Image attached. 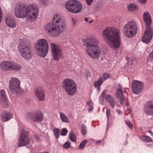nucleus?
I'll list each match as a JSON object with an SVG mask.
<instances>
[{"mask_svg":"<svg viewBox=\"0 0 153 153\" xmlns=\"http://www.w3.org/2000/svg\"><path fill=\"white\" fill-rule=\"evenodd\" d=\"M102 36L111 48L116 49L120 47L121 39L119 30L112 27H107L103 31Z\"/></svg>","mask_w":153,"mask_h":153,"instance_id":"f257e3e1","label":"nucleus"},{"mask_svg":"<svg viewBox=\"0 0 153 153\" xmlns=\"http://www.w3.org/2000/svg\"><path fill=\"white\" fill-rule=\"evenodd\" d=\"M65 26L60 15L57 13L54 16L52 22L48 23L45 26L44 29L49 36L58 37L63 30Z\"/></svg>","mask_w":153,"mask_h":153,"instance_id":"f03ea898","label":"nucleus"},{"mask_svg":"<svg viewBox=\"0 0 153 153\" xmlns=\"http://www.w3.org/2000/svg\"><path fill=\"white\" fill-rule=\"evenodd\" d=\"M38 13V7L34 4H30L26 7L21 5L18 6L15 11V16L17 17L23 18L27 17L32 20L36 19Z\"/></svg>","mask_w":153,"mask_h":153,"instance_id":"7ed1b4c3","label":"nucleus"},{"mask_svg":"<svg viewBox=\"0 0 153 153\" xmlns=\"http://www.w3.org/2000/svg\"><path fill=\"white\" fill-rule=\"evenodd\" d=\"M87 45L85 50L88 54L94 59L98 58L101 53L100 48L98 46V40L93 37H89L85 40Z\"/></svg>","mask_w":153,"mask_h":153,"instance_id":"20e7f679","label":"nucleus"},{"mask_svg":"<svg viewBox=\"0 0 153 153\" xmlns=\"http://www.w3.org/2000/svg\"><path fill=\"white\" fill-rule=\"evenodd\" d=\"M143 18L147 28L142 38V41L143 42L148 44L151 41L153 37V30L150 27L152 23V19L149 13L147 12L144 13Z\"/></svg>","mask_w":153,"mask_h":153,"instance_id":"39448f33","label":"nucleus"},{"mask_svg":"<svg viewBox=\"0 0 153 153\" xmlns=\"http://www.w3.org/2000/svg\"><path fill=\"white\" fill-rule=\"evenodd\" d=\"M19 45L18 47L19 52L21 56L24 59L29 60L32 58V51L31 46L26 44L25 38L20 39L19 41Z\"/></svg>","mask_w":153,"mask_h":153,"instance_id":"423d86ee","label":"nucleus"},{"mask_svg":"<svg viewBox=\"0 0 153 153\" xmlns=\"http://www.w3.org/2000/svg\"><path fill=\"white\" fill-rule=\"evenodd\" d=\"M125 36L128 38H131L135 36L137 32V27L136 22L131 21L125 24L122 30Z\"/></svg>","mask_w":153,"mask_h":153,"instance_id":"0eeeda50","label":"nucleus"},{"mask_svg":"<svg viewBox=\"0 0 153 153\" xmlns=\"http://www.w3.org/2000/svg\"><path fill=\"white\" fill-rule=\"evenodd\" d=\"M37 54L41 57H45L48 51V45L47 41L45 39L39 40L36 45Z\"/></svg>","mask_w":153,"mask_h":153,"instance_id":"6e6552de","label":"nucleus"},{"mask_svg":"<svg viewBox=\"0 0 153 153\" xmlns=\"http://www.w3.org/2000/svg\"><path fill=\"white\" fill-rule=\"evenodd\" d=\"M62 87L65 88L69 95H73L76 92L77 87L74 81L71 79L66 78L62 82Z\"/></svg>","mask_w":153,"mask_h":153,"instance_id":"1a4fd4ad","label":"nucleus"},{"mask_svg":"<svg viewBox=\"0 0 153 153\" xmlns=\"http://www.w3.org/2000/svg\"><path fill=\"white\" fill-rule=\"evenodd\" d=\"M65 7L70 12L77 13L80 12L82 9V6L81 3L75 0H70L65 4Z\"/></svg>","mask_w":153,"mask_h":153,"instance_id":"9d476101","label":"nucleus"},{"mask_svg":"<svg viewBox=\"0 0 153 153\" xmlns=\"http://www.w3.org/2000/svg\"><path fill=\"white\" fill-rule=\"evenodd\" d=\"M31 142V140L29 137L28 132L27 131L22 130L19 138L18 146H23L29 144Z\"/></svg>","mask_w":153,"mask_h":153,"instance_id":"9b49d317","label":"nucleus"},{"mask_svg":"<svg viewBox=\"0 0 153 153\" xmlns=\"http://www.w3.org/2000/svg\"><path fill=\"white\" fill-rule=\"evenodd\" d=\"M9 88L13 93L17 94L21 90L19 80L16 78H11L9 82Z\"/></svg>","mask_w":153,"mask_h":153,"instance_id":"f8f14e48","label":"nucleus"},{"mask_svg":"<svg viewBox=\"0 0 153 153\" xmlns=\"http://www.w3.org/2000/svg\"><path fill=\"white\" fill-rule=\"evenodd\" d=\"M50 45L52 51V56L53 59L56 60H59L62 56V49L54 43H51Z\"/></svg>","mask_w":153,"mask_h":153,"instance_id":"ddd939ff","label":"nucleus"},{"mask_svg":"<svg viewBox=\"0 0 153 153\" xmlns=\"http://www.w3.org/2000/svg\"><path fill=\"white\" fill-rule=\"evenodd\" d=\"M131 86L133 93L135 94H138L142 91L144 84L141 81L134 80L132 82Z\"/></svg>","mask_w":153,"mask_h":153,"instance_id":"4468645a","label":"nucleus"},{"mask_svg":"<svg viewBox=\"0 0 153 153\" xmlns=\"http://www.w3.org/2000/svg\"><path fill=\"white\" fill-rule=\"evenodd\" d=\"M118 88L117 89L116 96L117 98L119 100V102L120 104H123L125 99V95L124 94L126 93V91L123 88L122 85H118Z\"/></svg>","mask_w":153,"mask_h":153,"instance_id":"2eb2a0df","label":"nucleus"},{"mask_svg":"<svg viewBox=\"0 0 153 153\" xmlns=\"http://www.w3.org/2000/svg\"><path fill=\"white\" fill-rule=\"evenodd\" d=\"M34 91L35 95L39 101H42L45 100V93L42 89L38 87L34 89Z\"/></svg>","mask_w":153,"mask_h":153,"instance_id":"dca6fc26","label":"nucleus"},{"mask_svg":"<svg viewBox=\"0 0 153 153\" xmlns=\"http://www.w3.org/2000/svg\"><path fill=\"white\" fill-rule=\"evenodd\" d=\"M144 110L148 115H153V101H148L146 104Z\"/></svg>","mask_w":153,"mask_h":153,"instance_id":"f3484780","label":"nucleus"},{"mask_svg":"<svg viewBox=\"0 0 153 153\" xmlns=\"http://www.w3.org/2000/svg\"><path fill=\"white\" fill-rule=\"evenodd\" d=\"M44 118V115L40 111L36 112L34 116L32 117V120L35 122H40Z\"/></svg>","mask_w":153,"mask_h":153,"instance_id":"a211bd4d","label":"nucleus"},{"mask_svg":"<svg viewBox=\"0 0 153 153\" xmlns=\"http://www.w3.org/2000/svg\"><path fill=\"white\" fill-rule=\"evenodd\" d=\"M11 62L8 61H4L2 62L0 64L1 69L3 71L10 70L12 68L11 67Z\"/></svg>","mask_w":153,"mask_h":153,"instance_id":"6ab92c4d","label":"nucleus"},{"mask_svg":"<svg viewBox=\"0 0 153 153\" xmlns=\"http://www.w3.org/2000/svg\"><path fill=\"white\" fill-rule=\"evenodd\" d=\"M5 22L7 25L10 27L13 28L16 26L15 22L10 17H7L6 18Z\"/></svg>","mask_w":153,"mask_h":153,"instance_id":"aec40b11","label":"nucleus"},{"mask_svg":"<svg viewBox=\"0 0 153 153\" xmlns=\"http://www.w3.org/2000/svg\"><path fill=\"white\" fill-rule=\"evenodd\" d=\"M12 115L7 111H5L2 113L1 118L4 122L9 120L12 117Z\"/></svg>","mask_w":153,"mask_h":153,"instance_id":"412c9836","label":"nucleus"},{"mask_svg":"<svg viewBox=\"0 0 153 153\" xmlns=\"http://www.w3.org/2000/svg\"><path fill=\"white\" fill-rule=\"evenodd\" d=\"M7 101L5 92L4 90H2L0 91V102L3 104L7 102Z\"/></svg>","mask_w":153,"mask_h":153,"instance_id":"4be33fe9","label":"nucleus"},{"mask_svg":"<svg viewBox=\"0 0 153 153\" xmlns=\"http://www.w3.org/2000/svg\"><path fill=\"white\" fill-rule=\"evenodd\" d=\"M139 139L146 142L149 143L152 141V140L149 136L146 135H141L139 137Z\"/></svg>","mask_w":153,"mask_h":153,"instance_id":"5701e85b","label":"nucleus"},{"mask_svg":"<svg viewBox=\"0 0 153 153\" xmlns=\"http://www.w3.org/2000/svg\"><path fill=\"white\" fill-rule=\"evenodd\" d=\"M11 67L12 68H11L10 70H14L16 71H19L22 68L21 66L13 62H11Z\"/></svg>","mask_w":153,"mask_h":153,"instance_id":"b1692460","label":"nucleus"},{"mask_svg":"<svg viewBox=\"0 0 153 153\" xmlns=\"http://www.w3.org/2000/svg\"><path fill=\"white\" fill-rule=\"evenodd\" d=\"M60 118L62 122L66 123H68L69 122V120L68 117L66 116L64 113L60 112Z\"/></svg>","mask_w":153,"mask_h":153,"instance_id":"393cba45","label":"nucleus"},{"mask_svg":"<svg viewBox=\"0 0 153 153\" xmlns=\"http://www.w3.org/2000/svg\"><path fill=\"white\" fill-rule=\"evenodd\" d=\"M69 137L71 141L76 142V137L74 133L71 131L69 134Z\"/></svg>","mask_w":153,"mask_h":153,"instance_id":"a878e982","label":"nucleus"},{"mask_svg":"<svg viewBox=\"0 0 153 153\" xmlns=\"http://www.w3.org/2000/svg\"><path fill=\"white\" fill-rule=\"evenodd\" d=\"M88 140L86 139L82 141L80 143L78 147V149H83L87 143Z\"/></svg>","mask_w":153,"mask_h":153,"instance_id":"bb28decb","label":"nucleus"},{"mask_svg":"<svg viewBox=\"0 0 153 153\" xmlns=\"http://www.w3.org/2000/svg\"><path fill=\"white\" fill-rule=\"evenodd\" d=\"M103 82V79L102 77H99L98 81L95 82L94 83V86L95 87L100 86L102 83Z\"/></svg>","mask_w":153,"mask_h":153,"instance_id":"cd10ccee","label":"nucleus"},{"mask_svg":"<svg viewBox=\"0 0 153 153\" xmlns=\"http://www.w3.org/2000/svg\"><path fill=\"white\" fill-rule=\"evenodd\" d=\"M127 8L129 10L134 11L137 10V7L135 5L131 4L127 6Z\"/></svg>","mask_w":153,"mask_h":153,"instance_id":"c85d7f7f","label":"nucleus"},{"mask_svg":"<svg viewBox=\"0 0 153 153\" xmlns=\"http://www.w3.org/2000/svg\"><path fill=\"white\" fill-rule=\"evenodd\" d=\"M104 97L105 100L108 103L114 99L113 97L109 94L106 95Z\"/></svg>","mask_w":153,"mask_h":153,"instance_id":"c756f323","label":"nucleus"},{"mask_svg":"<svg viewBox=\"0 0 153 153\" xmlns=\"http://www.w3.org/2000/svg\"><path fill=\"white\" fill-rule=\"evenodd\" d=\"M59 130L58 128H55L53 130L54 134L57 139H58L59 137Z\"/></svg>","mask_w":153,"mask_h":153,"instance_id":"7c9ffc66","label":"nucleus"},{"mask_svg":"<svg viewBox=\"0 0 153 153\" xmlns=\"http://www.w3.org/2000/svg\"><path fill=\"white\" fill-rule=\"evenodd\" d=\"M126 123L128 126V127L131 129H133V124L131 123L128 120H126L125 121Z\"/></svg>","mask_w":153,"mask_h":153,"instance_id":"2f4dec72","label":"nucleus"},{"mask_svg":"<svg viewBox=\"0 0 153 153\" xmlns=\"http://www.w3.org/2000/svg\"><path fill=\"white\" fill-rule=\"evenodd\" d=\"M81 132L83 135H85L87 133V131L86 126L84 125H82L81 126Z\"/></svg>","mask_w":153,"mask_h":153,"instance_id":"473e14b6","label":"nucleus"},{"mask_svg":"<svg viewBox=\"0 0 153 153\" xmlns=\"http://www.w3.org/2000/svg\"><path fill=\"white\" fill-rule=\"evenodd\" d=\"M108 103L112 108H114L116 104L115 101L114 99L111 101H110Z\"/></svg>","mask_w":153,"mask_h":153,"instance_id":"72a5a7b5","label":"nucleus"},{"mask_svg":"<svg viewBox=\"0 0 153 153\" xmlns=\"http://www.w3.org/2000/svg\"><path fill=\"white\" fill-rule=\"evenodd\" d=\"M40 3L44 6H46L48 4V1L47 0H40Z\"/></svg>","mask_w":153,"mask_h":153,"instance_id":"f704fd0d","label":"nucleus"},{"mask_svg":"<svg viewBox=\"0 0 153 153\" xmlns=\"http://www.w3.org/2000/svg\"><path fill=\"white\" fill-rule=\"evenodd\" d=\"M68 132L67 130L65 128H63L61 132V135L62 136H65Z\"/></svg>","mask_w":153,"mask_h":153,"instance_id":"c9c22d12","label":"nucleus"},{"mask_svg":"<svg viewBox=\"0 0 153 153\" xmlns=\"http://www.w3.org/2000/svg\"><path fill=\"white\" fill-rule=\"evenodd\" d=\"M70 143L69 142H67L65 143L63 146V147L65 149H68L70 147Z\"/></svg>","mask_w":153,"mask_h":153,"instance_id":"e433bc0d","label":"nucleus"},{"mask_svg":"<svg viewBox=\"0 0 153 153\" xmlns=\"http://www.w3.org/2000/svg\"><path fill=\"white\" fill-rule=\"evenodd\" d=\"M110 75L109 73H104L103 75V78L105 80L108 79L110 77Z\"/></svg>","mask_w":153,"mask_h":153,"instance_id":"4c0bfd02","label":"nucleus"},{"mask_svg":"<svg viewBox=\"0 0 153 153\" xmlns=\"http://www.w3.org/2000/svg\"><path fill=\"white\" fill-rule=\"evenodd\" d=\"M106 92V91L105 90H104L103 91L101 94V95L99 97L100 99H102L104 97V96H105V94Z\"/></svg>","mask_w":153,"mask_h":153,"instance_id":"58836bf2","label":"nucleus"},{"mask_svg":"<svg viewBox=\"0 0 153 153\" xmlns=\"http://www.w3.org/2000/svg\"><path fill=\"white\" fill-rule=\"evenodd\" d=\"M106 113L108 118L111 115V111L109 109H106Z\"/></svg>","mask_w":153,"mask_h":153,"instance_id":"ea45409f","label":"nucleus"},{"mask_svg":"<svg viewBox=\"0 0 153 153\" xmlns=\"http://www.w3.org/2000/svg\"><path fill=\"white\" fill-rule=\"evenodd\" d=\"M87 4L90 5L91 3L93 2V0H85Z\"/></svg>","mask_w":153,"mask_h":153,"instance_id":"a19ab883","label":"nucleus"},{"mask_svg":"<svg viewBox=\"0 0 153 153\" xmlns=\"http://www.w3.org/2000/svg\"><path fill=\"white\" fill-rule=\"evenodd\" d=\"M93 105H90L89 106V107H88V110L89 111H91L92 110H93Z\"/></svg>","mask_w":153,"mask_h":153,"instance_id":"79ce46f5","label":"nucleus"},{"mask_svg":"<svg viewBox=\"0 0 153 153\" xmlns=\"http://www.w3.org/2000/svg\"><path fill=\"white\" fill-rule=\"evenodd\" d=\"M87 104L89 106H90V105H93V103L91 101H88V102Z\"/></svg>","mask_w":153,"mask_h":153,"instance_id":"37998d69","label":"nucleus"},{"mask_svg":"<svg viewBox=\"0 0 153 153\" xmlns=\"http://www.w3.org/2000/svg\"><path fill=\"white\" fill-rule=\"evenodd\" d=\"M139 1L141 3L145 4L146 2V0H139Z\"/></svg>","mask_w":153,"mask_h":153,"instance_id":"c03bdc74","label":"nucleus"},{"mask_svg":"<svg viewBox=\"0 0 153 153\" xmlns=\"http://www.w3.org/2000/svg\"><path fill=\"white\" fill-rule=\"evenodd\" d=\"M149 132L151 134V136L153 137V132L152 131H149Z\"/></svg>","mask_w":153,"mask_h":153,"instance_id":"a18cd8bd","label":"nucleus"},{"mask_svg":"<svg viewBox=\"0 0 153 153\" xmlns=\"http://www.w3.org/2000/svg\"><path fill=\"white\" fill-rule=\"evenodd\" d=\"M129 103L128 102L126 101V106H128L129 105Z\"/></svg>","mask_w":153,"mask_h":153,"instance_id":"49530a36","label":"nucleus"},{"mask_svg":"<svg viewBox=\"0 0 153 153\" xmlns=\"http://www.w3.org/2000/svg\"><path fill=\"white\" fill-rule=\"evenodd\" d=\"M85 20L86 22H88V19L87 17H86L85 18Z\"/></svg>","mask_w":153,"mask_h":153,"instance_id":"de8ad7c7","label":"nucleus"},{"mask_svg":"<svg viewBox=\"0 0 153 153\" xmlns=\"http://www.w3.org/2000/svg\"><path fill=\"white\" fill-rule=\"evenodd\" d=\"M101 142V140H97V143H100Z\"/></svg>","mask_w":153,"mask_h":153,"instance_id":"09e8293b","label":"nucleus"},{"mask_svg":"<svg viewBox=\"0 0 153 153\" xmlns=\"http://www.w3.org/2000/svg\"><path fill=\"white\" fill-rule=\"evenodd\" d=\"M150 55H152L153 57V50L152 51L151 53H150Z\"/></svg>","mask_w":153,"mask_h":153,"instance_id":"8fccbe9b","label":"nucleus"},{"mask_svg":"<svg viewBox=\"0 0 153 153\" xmlns=\"http://www.w3.org/2000/svg\"><path fill=\"white\" fill-rule=\"evenodd\" d=\"M127 111H128L129 112H130V109H128L127 110Z\"/></svg>","mask_w":153,"mask_h":153,"instance_id":"3c124183","label":"nucleus"},{"mask_svg":"<svg viewBox=\"0 0 153 153\" xmlns=\"http://www.w3.org/2000/svg\"><path fill=\"white\" fill-rule=\"evenodd\" d=\"M49 153L48 152H40V153Z\"/></svg>","mask_w":153,"mask_h":153,"instance_id":"603ef678","label":"nucleus"},{"mask_svg":"<svg viewBox=\"0 0 153 153\" xmlns=\"http://www.w3.org/2000/svg\"><path fill=\"white\" fill-rule=\"evenodd\" d=\"M118 113L119 114H121V111H119L118 112Z\"/></svg>","mask_w":153,"mask_h":153,"instance_id":"864d4df0","label":"nucleus"},{"mask_svg":"<svg viewBox=\"0 0 153 153\" xmlns=\"http://www.w3.org/2000/svg\"><path fill=\"white\" fill-rule=\"evenodd\" d=\"M93 20H91V21H90L89 22V23H91V22H93Z\"/></svg>","mask_w":153,"mask_h":153,"instance_id":"5fc2aeb1","label":"nucleus"}]
</instances>
